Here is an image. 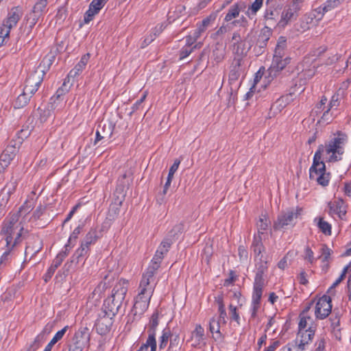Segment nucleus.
I'll return each instance as SVG.
<instances>
[{"label":"nucleus","mask_w":351,"mask_h":351,"mask_svg":"<svg viewBox=\"0 0 351 351\" xmlns=\"http://www.w3.org/2000/svg\"><path fill=\"white\" fill-rule=\"evenodd\" d=\"M23 221L19 223L18 214L12 215L9 219H5L2 225L1 234L3 236L6 246L10 248L21 242V237L24 231Z\"/></svg>","instance_id":"obj_1"},{"label":"nucleus","mask_w":351,"mask_h":351,"mask_svg":"<svg viewBox=\"0 0 351 351\" xmlns=\"http://www.w3.org/2000/svg\"><path fill=\"white\" fill-rule=\"evenodd\" d=\"M348 141V136L346 134L338 131L337 132V136L332 138L328 143H326L325 145H320L318 147L317 150H321L320 156L325 152L327 154H330L328 161L336 162L341 159V156L344 153L343 146Z\"/></svg>","instance_id":"obj_2"},{"label":"nucleus","mask_w":351,"mask_h":351,"mask_svg":"<svg viewBox=\"0 0 351 351\" xmlns=\"http://www.w3.org/2000/svg\"><path fill=\"white\" fill-rule=\"evenodd\" d=\"M321 150H317L314 157L313 165L309 169V178L311 180H315L323 186H326L329 182L330 173H326L325 163L322 160L320 156Z\"/></svg>","instance_id":"obj_3"},{"label":"nucleus","mask_w":351,"mask_h":351,"mask_svg":"<svg viewBox=\"0 0 351 351\" xmlns=\"http://www.w3.org/2000/svg\"><path fill=\"white\" fill-rule=\"evenodd\" d=\"M302 210V208H297L296 209L291 208L281 212L278 215L276 221H274V230H280L287 226L293 225L294 219H297L301 215Z\"/></svg>","instance_id":"obj_4"},{"label":"nucleus","mask_w":351,"mask_h":351,"mask_svg":"<svg viewBox=\"0 0 351 351\" xmlns=\"http://www.w3.org/2000/svg\"><path fill=\"white\" fill-rule=\"evenodd\" d=\"M44 75L45 73L43 71H35L31 73L26 78L24 91L30 96L34 95L43 82Z\"/></svg>","instance_id":"obj_5"},{"label":"nucleus","mask_w":351,"mask_h":351,"mask_svg":"<svg viewBox=\"0 0 351 351\" xmlns=\"http://www.w3.org/2000/svg\"><path fill=\"white\" fill-rule=\"evenodd\" d=\"M47 4L48 0L38 1L33 6L32 11L27 15V21L31 29L45 13Z\"/></svg>","instance_id":"obj_6"},{"label":"nucleus","mask_w":351,"mask_h":351,"mask_svg":"<svg viewBox=\"0 0 351 351\" xmlns=\"http://www.w3.org/2000/svg\"><path fill=\"white\" fill-rule=\"evenodd\" d=\"M106 311H101L95 324V328L98 334L106 335L108 334L112 326L113 317Z\"/></svg>","instance_id":"obj_7"},{"label":"nucleus","mask_w":351,"mask_h":351,"mask_svg":"<svg viewBox=\"0 0 351 351\" xmlns=\"http://www.w3.org/2000/svg\"><path fill=\"white\" fill-rule=\"evenodd\" d=\"M332 304L330 296L324 295L316 303L315 315L316 318L323 319L327 317L331 312Z\"/></svg>","instance_id":"obj_8"},{"label":"nucleus","mask_w":351,"mask_h":351,"mask_svg":"<svg viewBox=\"0 0 351 351\" xmlns=\"http://www.w3.org/2000/svg\"><path fill=\"white\" fill-rule=\"evenodd\" d=\"M300 10V9L297 8V5H293L291 3L287 5L281 13L280 19L277 25L279 27H285L289 23L295 21L298 18Z\"/></svg>","instance_id":"obj_9"},{"label":"nucleus","mask_w":351,"mask_h":351,"mask_svg":"<svg viewBox=\"0 0 351 351\" xmlns=\"http://www.w3.org/2000/svg\"><path fill=\"white\" fill-rule=\"evenodd\" d=\"M329 215H337L341 219H344L347 213V204L341 198H337L328 203Z\"/></svg>","instance_id":"obj_10"},{"label":"nucleus","mask_w":351,"mask_h":351,"mask_svg":"<svg viewBox=\"0 0 351 351\" xmlns=\"http://www.w3.org/2000/svg\"><path fill=\"white\" fill-rule=\"evenodd\" d=\"M47 206L40 204L34 211L29 221L34 223L38 228L45 227L49 222L50 218H45Z\"/></svg>","instance_id":"obj_11"},{"label":"nucleus","mask_w":351,"mask_h":351,"mask_svg":"<svg viewBox=\"0 0 351 351\" xmlns=\"http://www.w3.org/2000/svg\"><path fill=\"white\" fill-rule=\"evenodd\" d=\"M164 258V256L158 254L157 253L154 256L150 265L147 267L146 271L143 274V283L147 285V280H154V274L156 271L160 267L161 262Z\"/></svg>","instance_id":"obj_12"},{"label":"nucleus","mask_w":351,"mask_h":351,"mask_svg":"<svg viewBox=\"0 0 351 351\" xmlns=\"http://www.w3.org/2000/svg\"><path fill=\"white\" fill-rule=\"evenodd\" d=\"M147 285L143 283V277H142L139 286L141 291L138 295L136 297L135 301L149 303L151 297L154 290V287L151 285V282H152L153 280H147Z\"/></svg>","instance_id":"obj_13"},{"label":"nucleus","mask_w":351,"mask_h":351,"mask_svg":"<svg viewBox=\"0 0 351 351\" xmlns=\"http://www.w3.org/2000/svg\"><path fill=\"white\" fill-rule=\"evenodd\" d=\"M22 15L23 12L19 6L12 8L7 18L3 20L1 27H5L10 31L12 27L16 25Z\"/></svg>","instance_id":"obj_14"},{"label":"nucleus","mask_w":351,"mask_h":351,"mask_svg":"<svg viewBox=\"0 0 351 351\" xmlns=\"http://www.w3.org/2000/svg\"><path fill=\"white\" fill-rule=\"evenodd\" d=\"M16 148L14 145H8L0 156V173L8 167L16 156Z\"/></svg>","instance_id":"obj_15"},{"label":"nucleus","mask_w":351,"mask_h":351,"mask_svg":"<svg viewBox=\"0 0 351 351\" xmlns=\"http://www.w3.org/2000/svg\"><path fill=\"white\" fill-rule=\"evenodd\" d=\"M122 304V301L118 302L117 298L109 296L104 300L102 311L107 312L111 316H115L121 307Z\"/></svg>","instance_id":"obj_16"},{"label":"nucleus","mask_w":351,"mask_h":351,"mask_svg":"<svg viewBox=\"0 0 351 351\" xmlns=\"http://www.w3.org/2000/svg\"><path fill=\"white\" fill-rule=\"evenodd\" d=\"M128 289V281L121 279L113 287L110 296L117 298L118 302L125 300Z\"/></svg>","instance_id":"obj_17"},{"label":"nucleus","mask_w":351,"mask_h":351,"mask_svg":"<svg viewBox=\"0 0 351 351\" xmlns=\"http://www.w3.org/2000/svg\"><path fill=\"white\" fill-rule=\"evenodd\" d=\"M276 3V0L266 1L267 8L266 9L264 17L268 23L271 25H274L276 22L279 15L278 11L274 8Z\"/></svg>","instance_id":"obj_18"},{"label":"nucleus","mask_w":351,"mask_h":351,"mask_svg":"<svg viewBox=\"0 0 351 351\" xmlns=\"http://www.w3.org/2000/svg\"><path fill=\"white\" fill-rule=\"evenodd\" d=\"M96 136L94 145H96L102 139H109L112 134V128L110 123H104L103 125H99L96 130Z\"/></svg>","instance_id":"obj_19"},{"label":"nucleus","mask_w":351,"mask_h":351,"mask_svg":"<svg viewBox=\"0 0 351 351\" xmlns=\"http://www.w3.org/2000/svg\"><path fill=\"white\" fill-rule=\"evenodd\" d=\"M243 60L233 59L229 73V81L230 83L236 82L243 73L242 64Z\"/></svg>","instance_id":"obj_20"},{"label":"nucleus","mask_w":351,"mask_h":351,"mask_svg":"<svg viewBox=\"0 0 351 351\" xmlns=\"http://www.w3.org/2000/svg\"><path fill=\"white\" fill-rule=\"evenodd\" d=\"M130 171L124 173L121 178L118 180V184L115 190V194H117L120 197L124 198L125 190L128 188L130 184L129 180L127 179L132 176Z\"/></svg>","instance_id":"obj_21"},{"label":"nucleus","mask_w":351,"mask_h":351,"mask_svg":"<svg viewBox=\"0 0 351 351\" xmlns=\"http://www.w3.org/2000/svg\"><path fill=\"white\" fill-rule=\"evenodd\" d=\"M74 340L78 341L86 346H88L90 339V332L88 327H81L73 337Z\"/></svg>","instance_id":"obj_22"},{"label":"nucleus","mask_w":351,"mask_h":351,"mask_svg":"<svg viewBox=\"0 0 351 351\" xmlns=\"http://www.w3.org/2000/svg\"><path fill=\"white\" fill-rule=\"evenodd\" d=\"M251 46L249 47L248 49H245V43L244 42H235L232 45V53H234V59H240L243 60V58L247 56L248 50Z\"/></svg>","instance_id":"obj_23"},{"label":"nucleus","mask_w":351,"mask_h":351,"mask_svg":"<svg viewBox=\"0 0 351 351\" xmlns=\"http://www.w3.org/2000/svg\"><path fill=\"white\" fill-rule=\"evenodd\" d=\"M245 8V4L243 2H239L232 5L229 8L224 20L227 22L230 21L232 19L237 17L239 15L240 12Z\"/></svg>","instance_id":"obj_24"},{"label":"nucleus","mask_w":351,"mask_h":351,"mask_svg":"<svg viewBox=\"0 0 351 351\" xmlns=\"http://www.w3.org/2000/svg\"><path fill=\"white\" fill-rule=\"evenodd\" d=\"M284 55L274 54L271 68L276 71H282L290 62V58H283Z\"/></svg>","instance_id":"obj_25"},{"label":"nucleus","mask_w":351,"mask_h":351,"mask_svg":"<svg viewBox=\"0 0 351 351\" xmlns=\"http://www.w3.org/2000/svg\"><path fill=\"white\" fill-rule=\"evenodd\" d=\"M90 58V54L86 53L82 56L80 61L75 66V67L70 71L69 76L75 77L78 75L85 68Z\"/></svg>","instance_id":"obj_26"},{"label":"nucleus","mask_w":351,"mask_h":351,"mask_svg":"<svg viewBox=\"0 0 351 351\" xmlns=\"http://www.w3.org/2000/svg\"><path fill=\"white\" fill-rule=\"evenodd\" d=\"M17 184V180L12 177L10 181L6 184L1 191V195L2 196L3 200L5 199L6 202L8 201L11 194L14 192Z\"/></svg>","instance_id":"obj_27"},{"label":"nucleus","mask_w":351,"mask_h":351,"mask_svg":"<svg viewBox=\"0 0 351 351\" xmlns=\"http://www.w3.org/2000/svg\"><path fill=\"white\" fill-rule=\"evenodd\" d=\"M149 303L145 302L135 301L133 308L131 311V314L133 315V319L140 318L141 315L147 309Z\"/></svg>","instance_id":"obj_28"},{"label":"nucleus","mask_w":351,"mask_h":351,"mask_svg":"<svg viewBox=\"0 0 351 351\" xmlns=\"http://www.w3.org/2000/svg\"><path fill=\"white\" fill-rule=\"evenodd\" d=\"M35 206L34 201L33 199L26 200L24 204L19 208V210L15 214H18L19 218L23 216V220L24 222L25 220L26 215H28L34 208Z\"/></svg>","instance_id":"obj_29"},{"label":"nucleus","mask_w":351,"mask_h":351,"mask_svg":"<svg viewBox=\"0 0 351 351\" xmlns=\"http://www.w3.org/2000/svg\"><path fill=\"white\" fill-rule=\"evenodd\" d=\"M316 330V326H309L305 331L298 332V335L301 337L300 341L308 344L309 341H311L315 336Z\"/></svg>","instance_id":"obj_30"},{"label":"nucleus","mask_w":351,"mask_h":351,"mask_svg":"<svg viewBox=\"0 0 351 351\" xmlns=\"http://www.w3.org/2000/svg\"><path fill=\"white\" fill-rule=\"evenodd\" d=\"M293 101V94H287L282 95L273 104L272 108H276L279 111H281L289 104Z\"/></svg>","instance_id":"obj_31"},{"label":"nucleus","mask_w":351,"mask_h":351,"mask_svg":"<svg viewBox=\"0 0 351 351\" xmlns=\"http://www.w3.org/2000/svg\"><path fill=\"white\" fill-rule=\"evenodd\" d=\"M216 19L215 14H210L202 20L201 24L198 26L197 29L195 31V38L197 39L200 34L204 32L206 28L209 26L211 22H213Z\"/></svg>","instance_id":"obj_32"},{"label":"nucleus","mask_w":351,"mask_h":351,"mask_svg":"<svg viewBox=\"0 0 351 351\" xmlns=\"http://www.w3.org/2000/svg\"><path fill=\"white\" fill-rule=\"evenodd\" d=\"M42 249L41 241L38 239H36L33 242V245L29 244L25 249V256L30 255V258L36 255Z\"/></svg>","instance_id":"obj_33"},{"label":"nucleus","mask_w":351,"mask_h":351,"mask_svg":"<svg viewBox=\"0 0 351 351\" xmlns=\"http://www.w3.org/2000/svg\"><path fill=\"white\" fill-rule=\"evenodd\" d=\"M184 230V225L182 223L176 224L173 228L168 232L166 237L170 239L171 241L175 242L181 235Z\"/></svg>","instance_id":"obj_34"},{"label":"nucleus","mask_w":351,"mask_h":351,"mask_svg":"<svg viewBox=\"0 0 351 351\" xmlns=\"http://www.w3.org/2000/svg\"><path fill=\"white\" fill-rule=\"evenodd\" d=\"M344 95V89L343 88H340L337 90V91L334 94L327 106V108L332 109V108L338 107L339 106V100L341 97H343Z\"/></svg>","instance_id":"obj_35"},{"label":"nucleus","mask_w":351,"mask_h":351,"mask_svg":"<svg viewBox=\"0 0 351 351\" xmlns=\"http://www.w3.org/2000/svg\"><path fill=\"white\" fill-rule=\"evenodd\" d=\"M300 322L298 324V332L305 331L308 325L314 326L313 320L309 315H299Z\"/></svg>","instance_id":"obj_36"},{"label":"nucleus","mask_w":351,"mask_h":351,"mask_svg":"<svg viewBox=\"0 0 351 351\" xmlns=\"http://www.w3.org/2000/svg\"><path fill=\"white\" fill-rule=\"evenodd\" d=\"M64 94V91L62 88L58 89L55 95L51 99L53 100V103L51 104L52 108L56 109L59 106L62 107L64 105L63 99L61 98Z\"/></svg>","instance_id":"obj_37"},{"label":"nucleus","mask_w":351,"mask_h":351,"mask_svg":"<svg viewBox=\"0 0 351 351\" xmlns=\"http://www.w3.org/2000/svg\"><path fill=\"white\" fill-rule=\"evenodd\" d=\"M32 97V96H30L29 94H27L25 91L23 90V93L19 95L16 98L14 102V108H21L25 106L28 104L29 99Z\"/></svg>","instance_id":"obj_38"},{"label":"nucleus","mask_w":351,"mask_h":351,"mask_svg":"<svg viewBox=\"0 0 351 351\" xmlns=\"http://www.w3.org/2000/svg\"><path fill=\"white\" fill-rule=\"evenodd\" d=\"M123 199V198L120 197L119 195L117 196L114 204H112L109 209L108 215L110 217L114 218L119 214Z\"/></svg>","instance_id":"obj_39"},{"label":"nucleus","mask_w":351,"mask_h":351,"mask_svg":"<svg viewBox=\"0 0 351 351\" xmlns=\"http://www.w3.org/2000/svg\"><path fill=\"white\" fill-rule=\"evenodd\" d=\"M159 321H158V313L154 312L149 320L148 329H147V333H152L154 335H156V329L158 326Z\"/></svg>","instance_id":"obj_40"},{"label":"nucleus","mask_w":351,"mask_h":351,"mask_svg":"<svg viewBox=\"0 0 351 351\" xmlns=\"http://www.w3.org/2000/svg\"><path fill=\"white\" fill-rule=\"evenodd\" d=\"M89 251V248L81 245L72 256L71 263H78L80 258L85 256Z\"/></svg>","instance_id":"obj_41"},{"label":"nucleus","mask_w":351,"mask_h":351,"mask_svg":"<svg viewBox=\"0 0 351 351\" xmlns=\"http://www.w3.org/2000/svg\"><path fill=\"white\" fill-rule=\"evenodd\" d=\"M213 57L217 63L221 62L224 59V49L219 43H217L215 49L213 51Z\"/></svg>","instance_id":"obj_42"},{"label":"nucleus","mask_w":351,"mask_h":351,"mask_svg":"<svg viewBox=\"0 0 351 351\" xmlns=\"http://www.w3.org/2000/svg\"><path fill=\"white\" fill-rule=\"evenodd\" d=\"M97 239V232L95 230H90L86 235L84 241L82 242L83 246L89 248V245L95 243Z\"/></svg>","instance_id":"obj_43"},{"label":"nucleus","mask_w":351,"mask_h":351,"mask_svg":"<svg viewBox=\"0 0 351 351\" xmlns=\"http://www.w3.org/2000/svg\"><path fill=\"white\" fill-rule=\"evenodd\" d=\"M197 47H200V43L196 44L193 47L185 45L180 49L179 52L180 60H183L184 58L189 56L193 51V50Z\"/></svg>","instance_id":"obj_44"},{"label":"nucleus","mask_w":351,"mask_h":351,"mask_svg":"<svg viewBox=\"0 0 351 351\" xmlns=\"http://www.w3.org/2000/svg\"><path fill=\"white\" fill-rule=\"evenodd\" d=\"M209 329L213 334L216 333L217 335V338L221 337L219 320H217L216 318L213 317L209 322Z\"/></svg>","instance_id":"obj_45"},{"label":"nucleus","mask_w":351,"mask_h":351,"mask_svg":"<svg viewBox=\"0 0 351 351\" xmlns=\"http://www.w3.org/2000/svg\"><path fill=\"white\" fill-rule=\"evenodd\" d=\"M330 111V109H329V108H326V110H324L322 116L317 121L318 124L328 125L332 121L333 116H332V114Z\"/></svg>","instance_id":"obj_46"},{"label":"nucleus","mask_w":351,"mask_h":351,"mask_svg":"<svg viewBox=\"0 0 351 351\" xmlns=\"http://www.w3.org/2000/svg\"><path fill=\"white\" fill-rule=\"evenodd\" d=\"M108 0H93L89 5V9L97 14L99 10L105 5Z\"/></svg>","instance_id":"obj_47"},{"label":"nucleus","mask_w":351,"mask_h":351,"mask_svg":"<svg viewBox=\"0 0 351 351\" xmlns=\"http://www.w3.org/2000/svg\"><path fill=\"white\" fill-rule=\"evenodd\" d=\"M263 0H255L254 3L248 8V10L246 12L248 16H250V14L256 15V12L261 9L263 5Z\"/></svg>","instance_id":"obj_48"},{"label":"nucleus","mask_w":351,"mask_h":351,"mask_svg":"<svg viewBox=\"0 0 351 351\" xmlns=\"http://www.w3.org/2000/svg\"><path fill=\"white\" fill-rule=\"evenodd\" d=\"M317 226L319 230L326 235L331 234V226L329 223L324 221L323 218H319Z\"/></svg>","instance_id":"obj_49"},{"label":"nucleus","mask_w":351,"mask_h":351,"mask_svg":"<svg viewBox=\"0 0 351 351\" xmlns=\"http://www.w3.org/2000/svg\"><path fill=\"white\" fill-rule=\"evenodd\" d=\"M171 337V332L169 329H165L160 337L159 349L163 350L167 345L169 339Z\"/></svg>","instance_id":"obj_50"},{"label":"nucleus","mask_w":351,"mask_h":351,"mask_svg":"<svg viewBox=\"0 0 351 351\" xmlns=\"http://www.w3.org/2000/svg\"><path fill=\"white\" fill-rule=\"evenodd\" d=\"M286 47H287L286 38L282 36L280 37L278 40L276 49H275L274 54L284 55V50L286 48Z\"/></svg>","instance_id":"obj_51"},{"label":"nucleus","mask_w":351,"mask_h":351,"mask_svg":"<svg viewBox=\"0 0 351 351\" xmlns=\"http://www.w3.org/2000/svg\"><path fill=\"white\" fill-rule=\"evenodd\" d=\"M268 227L267 218L265 215H261L257 222V228L258 234H263V231L266 230Z\"/></svg>","instance_id":"obj_52"},{"label":"nucleus","mask_w":351,"mask_h":351,"mask_svg":"<svg viewBox=\"0 0 351 351\" xmlns=\"http://www.w3.org/2000/svg\"><path fill=\"white\" fill-rule=\"evenodd\" d=\"M156 335L152 333H148V337L145 344L148 348H150V351H156L157 349V343L156 340Z\"/></svg>","instance_id":"obj_53"},{"label":"nucleus","mask_w":351,"mask_h":351,"mask_svg":"<svg viewBox=\"0 0 351 351\" xmlns=\"http://www.w3.org/2000/svg\"><path fill=\"white\" fill-rule=\"evenodd\" d=\"M253 250L256 255H260L262 251L264 250V246L261 242V238L255 237L252 244Z\"/></svg>","instance_id":"obj_54"},{"label":"nucleus","mask_w":351,"mask_h":351,"mask_svg":"<svg viewBox=\"0 0 351 351\" xmlns=\"http://www.w3.org/2000/svg\"><path fill=\"white\" fill-rule=\"evenodd\" d=\"M62 264L60 259H55L53 261V263L50 267L48 269L46 274H45V281H47V278H51L53 274H54L56 269Z\"/></svg>","instance_id":"obj_55"},{"label":"nucleus","mask_w":351,"mask_h":351,"mask_svg":"<svg viewBox=\"0 0 351 351\" xmlns=\"http://www.w3.org/2000/svg\"><path fill=\"white\" fill-rule=\"evenodd\" d=\"M328 99L326 96H322L321 98L320 101L316 104L315 109H314V113H315L317 115L319 114H321L323 111L326 110L327 107H326V104L327 103Z\"/></svg>","instance_id":"obj_56"},{"label":"nucleus","mask_w":351,"mask_h":351,"mask_svg":"<svg viewBox=\"0 0 351 351\" xmlns=\"http://www.w3.org/2000/svg\"><path fill=\"white\" fill-rule=\"evenodd\" d=\"M10 30L5 27H0V47L7 43L9 39Z\"/></svg>","instance_id":"obj_57"},{"label":"nucleus","mask_w":351,"mask_h":351,"mask_svg":"<svg viewBox=\"0 0 351 351\" xmlns=\"http://www.w3.org/2000/svg\"><path fill=\"white\" fill-rule=\"evenodd\" d=\"M40 112V121L44 123L48 120L49 117L53 116L52 111L50 109L41 110L40 108L38 109Z\"/></svg>","instance_id":"obj_58"},{"label":"nucleus","mask_w":351,"mask_h":351,"mask_svg":"<svg viewBox=\"0 0 351 351\" xmlns=\"http://www.w3.org/2000/svg\"><path fill=\"white\" fill-rule=\"evenodd\" d=\"M262 295H263V291L253 289L252 301V306H260Z\"/></svg>","instance_id":"obj_59"},{"label":"nucleus","mask_w":351,"mask_h":351,"mask_svg":"<svg viewBox=\"0 0 351 351\" xmlns=\"http://www.w3.org/2000/svg\"><path fill=\"white\" fill-rule=\"evenodd\" d=\"M69 351H82L86 346L78 341L74 340L73 338L72 343L69 345Z\"/></svg>","instance_id":"obj_60"},{"label":"nucleus","mask_w":351,"mask_h":351,"mask_svg":"<svg viewBox=\"0 0 351 351\" xmlns=\"http://www.w3.org/2000/svg\"><path fill=\"white\" fill-rule=\"evenodd\" d=\"M170 343L169 346V350H173L174 348H178L180 347V339L179 335L172 336L171 335L170 337Z\"/></svg>","instance_id":"obj_61"},{"label":"nucleus","mask_w":351,"mask_h":351,"mask_svg":"<svg viewBox=\"0 0 351 351\" xmlns=\"http://www.w3.org/2000/svg\"><path fill=\"white\" fill-rule=\"evenodd\" d=\"M44 340V335L43 334H39L36 336L35 338L34 342L30 346L29 350L31 351H35L36 350L39 346L41 342H43Z\"/></svg>","instance_id":"obj_62"},{"label":"nucleus","mask_w":351,"mask_h":351,"mask_svg":"<svg viewBox=\"0 0 351 351\" xmlns=\"http://www.w3.org/2000/svg\"><path fill=\"white\" fill-rule=\"evenodd\" d=\"M322 261H327L331 254L332 250L326 245L323 244L321 249Z\"/></svg>","instance_id":"obj_63"},{"label":"nucleus","mask_w":351,"mask_h":351,"mask_svg":"<svg viewBox=\"0 0 351 351\" xmlns=\"http://www.w3.org/2000/svg\"><path fill=\"white\" fill-rule=\"evenodd\" d=\"M265 285L264 278H254L253 289L263 291Z\"/></svg>","instance_id":"obj_64"}]
</instances>
